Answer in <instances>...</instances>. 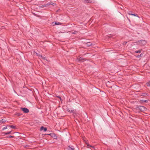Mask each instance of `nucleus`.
I'll list each match as a JSON object with an SVG mask.
<instances>
[{
  "mask_svg": "<svg viewBox=\"0 0 150 150\" xmlns=\"http://www.w3.org/2000/svg\"><path fill=\"white\" fill-rule=\"evenodd\" d=\"M146 85L148 86H150V81L146 83Z\"/></svg>",
  "mask_w": 150,
  "mask_h": 150,
  "instance_id": "nucleus-14",
  "label": "nucleus"
},
{
  "mask_svg": "<svg viewBox=\"0 0 150 150\" xmlns=\"http://www.w3.org/2000/svg\"><path fill=\"white\" fill-rule=\"evenodd\" d=\"M47 6V4L45 5H42L41 6V8H43L45 7H46V6Z\"/></svg>",
  "mask_w": 150,
  "mask_h": 150,
  "instance_id": "nucleus-16",
  "label": "nucleus"
},
{
  "mask_svg": "<svg viewBox=\"0 0 150 150\" xmlns=\"http://www.w3.org/2000/svg\"><path fill=\"white\" fill-rule=\"evenodd\" d=\"M135 52L136 53H139L141 52V51L139 50H138V51H136Z\"/></svg>",
  "mask_w": 150,
  "mask_h": 150,
  "instance_id": "nucleus-20",
  "label": "nucleus"
},
{
  "mask_svg": "<svg viewBox=\"0 0 150 150\" xmlns=\"http://www.w3.org/2000/svg\"><path fill=\"white\" fill-rule=\"evenodd\" d=\"M21 109L25 113H28L29 112V110L25 108H21Z\"/></svg>",
  "mask_w": 150,
  "mask_h": 150,
  "instance_id": "nucleus-4",
  "label": "nucleus"
},
{
  "mask_svg": "<svg viewBox=\"0 0 150 150\" xmlns=\"http://www.w3.org/2000/svg\"><path fill=\"white\" fill-rule=\"evenodd\" d=\"M59 24V23L58 22H56L55 23V24L56 25H58Z\"/></svg>",
  "mask_w": 150,
  "mask_h": 150,
  "instance_id": "nucleus-23",
  "label": "nucleus"
},
{
  "mask_svg": "<svg viewBox=\"0 0 150 150\" xmlns=\"http://www.w3.org/2000/svg\"><path fill=\"white\" fill-rule=\"evenodd\" d=\"M78 33V32L76 31H74V32L72 31V33L73 34H76Z\"/></svg>",
  "mask_w": 150,
  "mask_h": 150,
  "instance_id": "nucleus-17",
  "label": "nucleus"
},
{
  "mask_svg": "<svg viewBox=\"0 0 150 150\" xmlns=\"http://www.w3.org/2000/svg\"><path fill=\"white\" fill-rule=\"evenodd\" d=\"M86 45L88 46L89 47L90 46L92 45V44L90 42H87L86 43Z\"/></svg>",
  "mask_w": 150,
  "mask_h": 150,
  "instance_id": "nucleus-10",
  "label": "nucleus"
},
{
  "mask_svg": "<svg viewBox=\"0 0 150 150\" xmlns=\"http://www.w3.org/2000/svg\"><path fill=\"white\" fill-rule=\"evenodd\" d=\"M132 13V12L131 11H129V12H128V14L129 15V13Z\"/></svg>",
  "mask_w": 150,
  "mask_h": 150,
  "instance_id": "nucleus-25",
  "label": "nucleus"
},
{
  "mask_svg": "<svg viewBox=\"0 0 150 150\" xmlns=\"http://www.w3.org/2000/svg\"><path fill=\"white\" fill-rule=\"evenodd\" d=\"M47 130L46 127H44L43 126H42L40 127V131H46Z\"/></svg>",
  "mask_w": 150,
  "mask_h": 150,
  "instance_id": "nucleus-6",
  "label": "nucleus"
},
{
  "mask_svg": "<svg viewBox=\"0 0 150 150\" xmlns=\"http://www.w3.org/2000/svg\"><path fill=\"white\" fill-rule=\"evenodd\" d=\"M40 57H41V58H42V59H45V58H45V57H44L43 56H42L41 55V56H40Z\"/></svg>",
  "mask_w": 150,
  "mask_h": 150,
  "instance_id": "nucleus-22",
  "label": "nucleus"
},
{
  "mask_svg": "<svg viewBox=\"0 0 150 150\" xmlns=\"http://www.w3.org/2000/svg\"><path fill=\"white\" fill-rule=\"evenodd\" d=\"M141 101L142 103L144 102V103H147L148 102V100H141Z\"/></svg>",
  "mask_w": 150,
  "mask_h": 150,
  "instance_id": "nucleus-11",
  "label": "nucleus"
},
{
  "mask_svg": "<svg viewBox=\"0 0 150 150\" xmlns=\"http://www.w3.org/2000/svg\"><path fill=\"white\" fill-rule=\"evenodd\" d=\"M17 133V132H14V134H16V133Z\"/></svg>",
  "mask_w": 150,
  "mask_h": 150,
  "instance_id": "nucleus-27",
  "label": "nucleus"
},
{
  "mask_svg": "<svg viewBox=\"0 0 150 150\" xmlns=\"http://www.w3.org/2000/svg\"><path fill=\"white\" fill-rule=\"evenodd\" d=\"M10 137H13V136H10Z\"/></svg>",
  "mask_w": 150,
  "mask_h": 150,
  "instance_id": "nucleus-26",
  "label": "nucleus"
},
{
  "mask_svg": "<svg viewBox=\"0 0 150 150\" xmlns=\"http://www.w3.org/2000/svg\"><path fill=\"white\" fill-rule=\"evenodd\" d=\"M5 121H6V120L4 119H2L1 120V122L4 123V122H5Z\"/></svg>",
  "mask_w": 150,
  "mask_h": 150,
  "instance_id": "nucleus-18",
  "label": "nucleus"
},
{
  "mask_svg": "<svg viewBox=\"0 0 150 150\" xmlns=\"http://www.w3.org/2000/svg\"><path fill=\"white\" fill-rule=\"evenodd\" d=\"M48 135H50L53 138L55 139H57V135L54 133H52L50 134H47Z\"/></svg>",
  "mask_w": 150,
  "mask_h": 150,
  "instance_id": "nucleus-3",
  "label": "nucleus"
},
{
  "mask_svg": "<svg viewBox=\"0 0 150 150\" xmlns=\"http://www.w3.org/2000/svg\"><path fill=\"white\" fill-rule=\"evenodd\" d=\"M47 4V6H49V5H50L54 6V3H52V2H51V3L49 2Z\"/></svg>",
  "mask_w": 150,
  "mask_h": 150,
  "instance_id": "nucleus-12",
  "label": "nucleus"
},
{
  "mask_svg": "<svg viewBox=\"0 0 150 150\" xmlns=\"http://www.w3.org/2000/svg\"><path fill=\"white\" fill-rule=\"evenodd\" d=\"M8 127L9 128H12L14 129V128H15V126H14L11 125V126H8Z\"/></svg>",
  "mask_w": 150,
  "mask_h": 150,
  "instance_id": "nucleus-15",
  "label": "nucleus"
},
{
  "mask_svg": "<svg viewBox=\"0 0 150 150\" xmlns=\"http://www.w3.org/2000/svg\"><path fill=\"white\" fill-rule=\"evenodd\" d=\"M141 96H143L146 97L149 96V95L146 93H142L141 94Z\"/></svg>",
  "mask_w": 150,
  "mask_h": 150,
  "instance_id": "nucleus-7",
  "label": "nucleus"
},
{
  "mask_svg": "<svg viewBox=\"0 0 150 150\" xmlns=\"http://www.w3.org/2000/svg\"><path fill=\"white\" fill-rule=\"evenodd\" d=\"M79 61L80 62L84 61V59L82 57H81L79 59Z\"/></svg>",
  "mask_w": 150,
  "mask_h": 150,
  "instance_id": "nucleus-9",
  "label": "nucleus"
},
{
  "mask_svg": "<svg viewBox=\"0 0 150 150\" xmlns=\"http://www.w3.org/2000/svg\"><path fill=\"white\" fill-rule=\"evenodd\" d=\"M137 44L141 46L144 45L146 43V42L145 40H139L135 42Z\"/></svg>",
  "mask_w": 150,
  "mask_h": 150,
  "instance_id": "nucleus-2",
  "label": "nucleus"
},
{
  "mask_svg": "<svg viewBox=\"0 0 150 150\" xmlns=\"http://www.w3.org/2000/svg\"><path fill=\"white\" fill-rule=\"evenodd\" d=\"M10 132H9V133H6V134H8Z\"/></svg>",
  "mask_w": 150,
  "mask_h": 150,
  "instance_id": "nucleus-28",
  "label": "nucleus"
},
{
  "mask_svg": "<svg viewBox=\"0 0 150 150\" xmlns=\"http://www.w3.org/2000/svg\"><path fill=\"white\" fill-rule=\"evenodd\" d=\"M7 127H4L3 128V129H2V130H4L5 129H6L7 128Z\"/></svg>",
  "mask_w": 150,
  "mask_h": 150,
  "instance_id": "nucleus-21",
  "label": "nucleus"
},
{
  "mask_svg": "<svg viewBox=\"0 0 150 150\" xmlns=\"http://www.w3.org/2000/svg\"><path fill=\"white\" fill-rule=\"evenodd\" d=\"M83 140L84 142L86 143V144H87V146L92 147V146L91 145H90L88 143H87V140L85 137H83Z\"/></svg>",
  "mask_w": 150,
  "mask_h": 150,
  "instance_id": "nucleus-5",
  "label": "nucleus"
},
{
  "mask_svg": "<svg viewBox=\"0 0 150 150\" xmlns=\"http://www.w3.org/2000/svg\"><path fill=\"white\" fill-rule=\"evenodd\" d=\"M129 15H132L134 16H137V14H133V13H129Z\"/></svg>",
  "mask_w": 150,
  "mask_h": 150,
  "instance_id": "nucleus-19",
  "label": "nucleus"
},
{
  "mask_svg": "<svg viewBox=\"0 0 150 150\" xmlns=\"http://www.w3.org/2000/svg\"><path fill=\"white\" fill-rule=\"evenodd\" d=\"M68 150H75V149L73 147H71L70 146H68Z\"/></svg>",
  "mask_w": 150,
  "mask_h": 150,
  "instance_id": "nucleus-8",
  "label": "nucleus"
},
{
  "mask_svg": "<svg viewBox=\"0 0 150 150\" xmlns=\"http://www.w3.org/2000/svg\"><path fill=\"white\" fill-rule=\"evenodd\" d=\"M57 98H59L60 100L61 101L62 99H61V97L60 96H57Z\"/></svg>",
  "mask_w": 150,
  "mask_h": 150,
  "instance_id": "nucleus-24",
  "label": "nucleus"
},
{
  "mask_svg": "<svg viewBox=\"0 0 150 150\" xmlns=\"http://www.w3.org/2000/svg\"><path fill=\"white\" fill-rule=\"evenodd\" d=\"M84 2L85 3H92V1H89L88 0H85L84 1Z\"/></svg>",
  "mask_w": 150,
  "mask_h": 150,
  "instance_id": "nucleus-13",
  "label": "nucleus"
},
{
  "mask_svg": "<svg viewBox=\"0 0 150 150\" xmlns=\"http://www.w3.org/2000/svg\"><path fill=\"white\" fill-rule=\"evenodd\" d=\"M136 109L137 110L141 112H144L146 110V108L143 106H137L136 107Z\"/></svg>",
  "mask_w": 150,
  "mask_h": 150,
  "instance_id": "nucleus-1",
  "label": "nucleus"
}]
</instances>
